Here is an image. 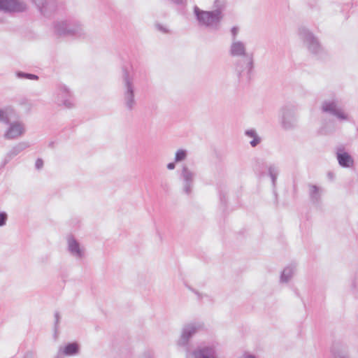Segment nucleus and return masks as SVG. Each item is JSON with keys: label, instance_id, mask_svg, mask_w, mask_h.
<instances>
[{"label": "nucleus", "instance_id": "obj_7", "mask_svg": "<svg viewBox=\"0 0 358 358\" xmlns=\"http://www.w3.org/2000/svg\"><path fill=\"white\" fill-rule=\"evenodd\" d=\"M55 31L59 36L82 37L86 36L83 25L77 20H62L55 22Z\"/></svg>", "mask_w": 358, "mask_h": 358}, {"label": "nucleus", "instance_id": "obj_32", "mask_svg": "<svg viewBox=\"0 0 358 358\" xmlns=\"http://www.w3.org/2000/svg\"><path fill=\"white\" fill-rule=\"evenodd\" d=\"M7 220V214L5 212H1V227L6 224Z\"/></svg>", "mask_w": 358, "mask_h": 358}, {"label": "nucleus", "instance_id": "obj_36", "mask_svg": "<svg viewBox=\"0 0 358 358\" xmlns=\"http://www.w3.org/2000/svg\"><path fill=\"white\" fill-rule=\"evenodd\" d=\"M193 292L198 296L199 299L201 298V294L197 291L193 290Z\"/></svg>", "mask_w": 358, "mask_h": 358}, {"label": "nucleus", "instance_id": "obj_18", "mask_svg": "<svg viewBox=\"0 0 358 358\" xmlns=\"http://www.w3.org/2000/svg\"><path fill=\"white\" fill-rule=\"evenodd\" d=\"M28 147L29 144L26 142H20L15 145L14 147L11 148V150L8 153V159H5L3 165L7 164L11 158L20 153L22 150H25Z\"/></svg>", "mask_w": 358, "mask_h": 358}, {"label": "nucleus", "instance_id": "obj_27", "mask_svg": "<svg viewBox=\"0 0 358 358\" xmlns=\"http://www.w3.org/2000/svg\"><path fill=\"white\" fill-rule=\"evenodd\" d=\"M60 320V315L59 312L55 313V334H57L58 325Z\"/></svg>", "mask_w": 358, "mask_h": 358}, {"label": "nucleus", "instance_id": "obj_31", "mask_svg": "<svg viewBox=\"0 0 358 358\" xmlns=\"http://www.w3.org/2000/svg\"><path fill=\"white\" fill-rule=\"evenodd\" d=\"M35 354L32 351H27L24 353L22 358H34Z\"/></svg>", "mask_w": 358, "mask_h": 358}, {"label": "nucleus", "instance_id": "obj_22", "mask_svg": "<svg viewBox=\"0 0 358 358\" xmlns=\"http://www.w3.org/2000/svg\"><path fill=\"white\" fill-rule=\"evenodd\" d=\"M268 174L271 179L273 186H275L278 176L280 172L278 166L276 164H269L267 167Z\"/></svg>", "mask_w": 358, "mask_h": 358}, {"label": "nucleus", "instance_id": "obj_5", "mask_svg": "<svg viewBox=\"0 0 358 358\" xmlns=\"http://www.w3.org/2000/svg\"><path fill=\"white\" fill-rule=\"evenodd\" d=\"M122 92L124 108L129 112L132 111L136 106L134 78L126 67L122 68Z\"/></svg>", "mask_w": 358, "mask_h": 358}, {"label": "nucleus", "instance_id": "obj_15", "mask_svg": "<svg viewBox=\"0 0 358 358\" xmlns=\"http://www.w3.org/2000/svg\"><path fill=\"white\" fill-rule=\"evenodd\" d=\"M37 6L38 10L44 16H48L56 9L53 0H31Z\"/></svg>", "mask_w": 358, "mask_h": 358}, {"label": "nucleus", "instance_id": "obj_8", "mask_svg": "<svg viewBox=\"0 0 358 358\" xmlns=\"http://www.w3.org/2000/svg\"><path fill=\"white\" fill-rule=\"evenodd\" d=\"M321 110L322 113L336 117L339 121L350 120L349 115L341 106L340 99L335 94L322 102Z\"/></svg>", "mask_w": 358, "mask_h": 358}, {"label": "nucleus", "instance_id": "obj_11", "mask_svg": "<svg viewBox=\"0 0 358 358\" xmlns=\"http://www.w3.org/2000/svg\"><path fill=\"white\" fill-rule=\"evenodd\" d=\"M71 97V92L66 85H58L55 98V102L57 105H62L67 108H71L73 106V103Z\"/></svg>", "mask_w": 358, "mask_h": 358}, {"label": "nucleus", "instance_id": "obj_30", "mask_svg": "<svg viewBox=\"0 0 358 358\" xmlns=\"http://www.w3.org/2000/svg\"><path fill=\"white\" fill-rule=\"evenodd\" d=\"M240 358H257L255 355L248 352H245Z\"/></svg>", "mask_w": 358, "mask_h": 358}, {"label": "nucleus", "instance_id": "obj_21", "mask_svg": "<svg viewBox=\"0 0 358 358\" xmlns=\"http://www.w3.org/2000/svg\"><path fill=\"white\" fill-rule=\"evenodd\" d=\"M350 289L355 297L358 298V268L355 271L349 281Z\"/></svg>", "mask_w": 358, "mask_h": 358}, {"label": "nucleus", "instance_id": "obj_20", "mask_svg": "<svg viewBox=\"0 0 358 358\" xmlns=\"http://www.w3.org/2000/svg\"><path fill=\"white\" fill-rule=\"evenodd\" d=\"M295 266L289 265L285 267L281 273L280 282L283 283L288 282L294 275Z\"/></svg>", "mask_w": 358, "mask_h": 358}, {"label": "nucleus", "instance_id": "obj_13", "mask_svg": "<svg viewBox=\"0 0 358 358\" xmlns=\"http://www.w3.org/2000/svg\"><path fill=\"white\" fill-rule=\"evenodd\" d=\"M1 11L19 13L27 9V4L20 0H1Z\"/></svg>", "mask_w": 358, "mask_h": 358}, {"label": "nucleus", "instance_id": "obj_1", "mask_svg": "<svg viewBox=\"0 0 358 358\" xmlns=\"http://www.w3.org/2000/svg\"><path fill=\"white\" fill-rule=\"evenodd\" d=\"M203 328V324L196 322L186 324L182 328L177 345L185 352L186 358H217L215 350L213 347H199L192 352L190 351L191 338Z\"/></svg>", "mask_w": 358, "mask_h": 358}, {"label": "nucleus", "instance_id": "obj_6", "mask_svg": "<svg viewBox=\"0 0 358 358\" xmlns=\"http://www.w3.org/2000/svg\"><path fill=\"white\" fill-rule=\"evenodd\" d=\"M298 35L310 54L317 57H321L324 54V50L319 39L309 29L301 27L298 29Z\"/></svg>", "mask_w": 358, "mask_h": 358}, {"label": "nucleus", "instance_id": "obj_34", "mask_svg": "<svg viewBox=\"0 0 358 358\" xmlns=\"http://www.w3.org/2000/svg\"><path fill=\"white\" fill-rule=\"evenodd\" d=\"M176 163L175 161L173 162H170L167 164V169L169 170H173L176 168Z\"/></svg>", "mask_w": 358, "mask_h": 358}, {"label": "nucleus", "instance_id": "obj_24", "mask_svg": "<svg viewBox=\"0 0 358 358\" xmlns=\"http://www.w3.org/2000/svg\"><path fill=\"white\" fill-rule=\"evenodd\" d=\"M188 156V151L185 149L180 148L176 150L175 153V162H181L185 161Z\"/></svg>", "mask_w": 358, "mask_h": 358}, {"label": "nucleus", "instance_id": "obj_19", "mask_svg": "<svg viewBox=\"0 0 358 358\" xmlns=\"http://www.w3.org/2000/svg\"><path fill=\"white\" fill-rule=\"evenodd\" d=\"M62 348L61 355L66 356H74L78 354L80 350L79 344L76 342L69 343L66 344L64 348Z\"/></svg>", "mask_w": 358, "mask_h": 358}, {"label": "nucleus", "instance_id": "obj_28", "mask_svg": "<svg viewBox=\"0 0 358 358\" xmlns=\"http://www.w3.org/2000/svg\"><path fill=\"white\" fill-rule=\"evenodd\" d=\"M43 166V161L42 159H37L35 163V167L36 169L40 170Z\"/></svg>", "mask_w": 358, "mask_h": 358}, {"label": "nucleus", "instance_id": "obj_37", "mask_svg": "<svg viewBox=\"0 0 358 358\" xmlns=\"http://www.w3.org/2000/svg\"><path fill=\"white\" fill-rule=\"evenodd\" d=\"M357 132H358V127H357Z\"/></svg>", "mask_w": 358, "mask_h": 358}, {"label": "nucleus", "instance_id": "obj_29", "mask_svg": "<svg viewBox=\"0 0 358 358\" xmlns=\"http://www.w3.org/2000/svg\"><path fill=\"white\" fill-rule=\"evenodd\" d=\"M155 27L157 30L160 31L162 33L168 32V29L165 27H164L163 25H162L160 24H156Z\"/></svg>", "mask_w": 358, "mask_h": 358}, {"label": "nucleus", "instance_id": "obj_23", "mask_svg": "<svg viewBox=\"0 0 358 358\" xmlns=\"http://www.w3.org/2000/svg\"><path fill=\"white\" fill-rule=\"evenodd\" d=\"M245 134L250 138H252V140L250 142V144L252 148H255L260 143L261 138L258 136L255 129H248L245 131Z\"/></svg>", "mask_w": 358, "mask_h": 358}, {"label": "nucleus", "instance_id": "obj_14", "mask_svg": "<svg viewBox=\"0 0 358 358\" xmlns=\"http://www.w3.org/2000/svg\"><path fill=\"white\" fill-rule=\"evenodd\" d=\"M336 159L338 164L343 168H350L354 164L353 158L343 146L336 148Z\"/></svg>", "mask_w": 358, "mask_h": 358}, {"label": "nucleus", "instance_id": "obj_35", "mask_svg": "<svg viewBox=\"0 0 358 358\" xmlns=\"http://www.w3.org/2000/svg\"><path fill=\"white\" fill-rule=\"evenodd\" d=\"M61 352H62V348H59L57 355L54 358H63L62 355H61Z\"/></svg>", "mask_w": 358, "mask_h": 358}, {"label": "nucleus", "instance_id": "obj_10", "mask_svg": "<svg viewBox=\"0 0 358 358\" xmlns=\"http://www.w3.org/2000/svg\"><path fill=\"white\" fill-rule=\"evenodd\" d=\"M195 177L196 173L193 170L190 169L186 165L182 166L180 179L182 182V191L185 194H191Z\"/></svg>", "mask_w": 358, "mask_h": 358}, {"label": "nucleus", "instance_id": "obj_3", "mask_svg": "<svg viewBox=\"0 0 358 358\" xmlns=\"http://www.w3.org/2000/svg\"><path fill=\"white\" fill-rule=\"evenodd\" d=\"M1 123L5 126L3 137L6 139H17L26 131L25 124L20 115L10 107L1 109Z\"/></svg>", "mask_w": 358, "mask_h": 358}, {"label": "nucleus", "instance_id": "obj_2", "mask_svg": "<svg viewBox=\"0 0 358 358\" xmlns=\"http://www.w3.org/2000/svg\"><path fill=\"white\" fill-rule=\"evenodd\" d=\"M229 54L231 57H241L235 63V73L239 83H248L251 80L253 59L252 55L247 52L246 43L240 40L232 41Z\"/></svg>", "mask_w": 358, "mask_h": 358}, {"label": "nucleus", "instance_id": "obj_33", "mask_svg": "<svg viewBox=\"0 0 358 358\" xmlns=\"http://www.w3.org/2000/svg\"><path fill=\"white\" fill-rule=\"evenodd\" d=\"M169 1L176 5L185 4V0H169Z\"/></svg>", "mask_w": 358, "mask_h": 358}, {"label": "nucleus", "instance_id": "obj_16", "mask_svg": "<svg viewBox=\"0 0 358 358\" xmlns=\"http://www.w3.org/2000/svg\"><path fill=\"white\" fill-rule=\"evenodd\" d=\"M334 358H349V349L346 344L336 343L332 348Z\"/></svg>", "mask_w": 358, "mask_h": 358}, {"label": "nucleus", "instance_id": "obj_9", "mask_svg": "<svg viewBox=\"0 0 358 358\" xmlns=\"http://www.w3.org/2000/svg\"><path fill=\"white\" fill-rule=\"evenodd\" d=\"M297 108L292 104H287L280 110V122L282 128L287 131L296 129L298 127Z\"/></svg>", "mask_w": 358, "mask_h": 358}, {"label": "nucleus", "instance_id": "obj_12", "mask_svg": "<svg viewBox=\"0 0 358 358\" xmlns=\"http://www.w3.org/2000/svg\"><path fill=\"white\" fill-rule=\"evenodd\" d=\"M67 250L70 255L76 259H81L85 257V248L82 247L80 243L70 235L66 238Z\"/></svg>", "mask_w": 358, "mask_h": 358}, {"label": "nucleus", "instance_id": "obj_26", "mask_svg": "<svg viewBox=\"0 0 358 358\" xmlns=\"http://www.w3.org/2000/svg\"><path fill=\"white\" fill-rule=\"evenodd\" d=\"M239 33V28L238 27H233L231 29V42L238 40L237 36Z\"/></svg>", "mask_w": 358, "mask_h": 358}, {"label": "nucleus", "instance_id": "obj_17", "mask_svg": "<svg viewBox=\"0 0 358 358\" xmlns=\"http://www.w3.org/2000/svg\"><path fill=\"white\" fill-rule=\"evenodd\" d=\"M308 192L311 202L315 204L320 203L322 194V189L315 185L308 184Z\"/></svg>", "mask_w": 358, "mask_h": 358}, {"label": "nucleus", "instance_id": "obj_25", "mask_svg": "<svg viewBox=\"0 0 358 358\" xmlns=\"http://www.w3.org/2000/svg\"><path fill=\"white\" fill-rule=\"evenodd\" d=\"M16 76L19 78H25V79H29V80H38V76L29 73H24L22 71H18L16 73Z\"/></svg>", "mask_w": 358, "mask_h": 358}, {"label": "nucleus", "instance_id": "obj_4", "mask_svg": "<svg viewBox=\"0 0 358 358\" xmlns=\"http://www.w3.org/2000/svg\"><path fill=\"white\" fill-rule=\"evenodd\" d=\"M219 0L215 1V9L213 10H203L198 6L194 7V16L200 26H204L210 29L217 31L223 19L222 9Z\"/></svg>", "mask_w": 358, "mask_h": 358}]
</instances>
